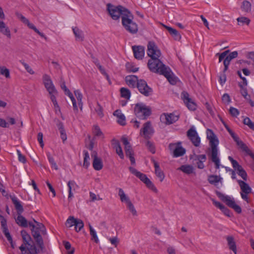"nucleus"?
<instances>
[{
	"label": "nucleus",
	"instance_id": "20",
	"mask_svg": "<svg viewBox=\"0 0 254 254\" xmlns=\"http://www.w3.org/2000/svg\"><path fill=\"white\" fill-rule=\"evenodd\" d=\"M238 53L237 51H234L230 53L224 60L223 64L224 65V71H226L228 68L229 65L230 64V62L234 59L238 57Z\"/></svg>",
	"mask_w": 254,
	"mask_h": 254
},
{
	"label": "nucleus",
	"instance_id": "2",
	"mask_svg": "<svg viewBox=\"0 0 254 254\" xmlns=\"http://www.w3.org/2000/svg\"><path fill=\"white\" fill-rule=\"evenodd\" d=\"M206 133L207 138L209 140L211 159L212 162L214 163L215 168L218 169L220 166V161L218 157V149L217 147L219 140L211 129H207Z\"/></svg>",
	"mask_w": 254,
	"mask_h": 254
},
{
	"label": "nucleus",
	"instance_id": "5",
	"mask_svg": "<svg viewBox=\"0 0 254 254\" xmlns=\"http://www.w3.org/2000/svg\"><path fill=\"white\" fill-rule=\"evenodd\" d=\"M107 6L110 15L114 20H118L121 15L122 17L124 16L125 14H127L126 11H129L121 5L115 6L111 3H108Z\"/></svg>",
	"mask_w": 254,
	"mask_h": 254
},
{
	"label": "nucleus",
	"instance_id": "22",
	"mask_svg": "<svg viewBox=\"0 0 254 254\" xmlns=\"http://www.w3.org/2000/svg\"><path fill=\"white\" fill-rule=\"evenodd\" d=\"M93 157V167L95 170H100L103 168V163L100 158H98L97 156V153L94 152L92 154Z\"/></svg>",
	"mask_w": 254,
	"mask_h": 254
},
{
	"label": "nucleus",
	"instance_id": "39",
	"mask_svg": "<svg viewBox=\"0 0 254 254\" xmlns=\"http://www.w3.org/2000/svg\"><path fill=\"white\" fill-rule=\"evenodd\" d=\"M77 219L75 218L73 216H69L66 220L65 225L67 228H70L75 225V222Z\"/></svg>",
	"mask_w": 254,
	"mask_h": 254
},
{
	"label": "nucleus",
	"instance_id": "35",
	"mask_svg": "<svg viewBox=\"0 0 254 254\" xmlns=\"http://www.w3.org/2000/svg\"><path fill=\"white\" fill-rule=\"evenodd\" d=\"M21 235L22 237L23 241L25 245H30L29 242L31 240L30 236L25 230L21 231Z\"/></svg>",
	"mask_w": 254,
	"mask_h": 254
},
{
	"label": "nucleus",
	"instance_id": "9",
	"mask_svg": "<svg viewBox=\"0 0 254 254\" xmlns=\"http://www.w3.org/2000/svg\"><path fill=\"white\" fill-rule=\"evenodd\" d=\"M43 83L45 87L49 94L57 93V91L52 80L50 76L47 74H44L42 76Z\"/></svg>",
	"mask_w": 254,
	"mask_h": 254
},
{
	"label": "nucleus",
	"instance_id": "1",
	"mask_svg": "<svg viewBox=\"0 0 254 254\" xmlns=\"http://www.w3.org/2000/svg\"><path fill=\"white\" fill-rule=\"evenodd\" d=\"M159 58L149 59L147 63L148 67L153 72L163 75L171 84H175L176 82V78L172 75V72L170 68L163 64Z\"/></svg>",
	"mask_w": 254,
	"mask_h": 254
},
{
	"label": "nucleus",
	"instance_id": "10",
	"mask_svg": "<svg viewBox=\"0 0 254 254\" xmlns=\"http://www.w3.org/2000/svg\"><path fill=\"white\" fill-rule=\"evenodd\" d=\"M136 86L140 93L145 96H149L152 92V88L149 87L146 82L143 79L138 81Z\"/></svg>",
	"mask_w": 254,
	"mask_h": 254
},
{
	"label": "nucleus",
	"instance_id": "42",
	"mask_svg": "<svg viewBox=\"0 0 254 254\" xmlns=\"http://www.w3.org/2000/svg\"><path fill=\"white\" fill-rule=\"evenodd\" d=\"M237 20L238 22V24L240 25H243L244 24L249 25L251 21L249 18L244 16L237 18Z\"/></svg>",
	"mask_w": 254,
	"mask_h": 254
},
{
	"label": "nucleus",
	"instance_id": "27",
	"mask_svg": "<svg viewBox=\"0 0 254 254\" xmlns=\"http://www.w3.org/2000/svg\"><path fill=\"white\" fill-rule=\"evenodd\" d=\"M112 145L113 146L114 148L116 149L117 154L119 155V156L121 159H124V153L119 142L116 140L113 139Z\"/></svg>",
	"mask_w": 254,
	"mask_h": 254
},
{
	"label": "nucleus",
	"instance_id": "46",
	"mask_svg": "<svg viewBox=\"0 0 254 254\" xmlns=\"http://www.w3.org/2000/svg\"><path fill=\"white\" fill-rule=\"evenodd\" d=\"M47 155L49 162L51 165V167H53L56 170H58V167L56 163L55 162L53 157L51 156V154L49 152L47 153Z\"/></svg>",
	"mask_w": 254,
	"mask_h": 254
},
{
	"label": "nucleus",
	"instance_id": "43",
	"mask_svg": "<svg viewBox=\"0 0 254 254\" xmlns=\"http://www.w3.org/2000/svg\"><path fill=\"white\" fill-rule=\"evenodd\" d=\"M241 8L244 11L249 12L251 10V4L249 1L244 0L242 3Z\"/></svg>",
	"mask_w": 254,
	"mask_h": 254
},
{
	"label": "nucleus",
	"instance_id": "31",
	"mask_svg": "<svg viewBox=\"0 0 254 254\" xmlns=\"http://www.w3.org/2000/svg\"><path fill=\"white\" fill-rule=\"evenodd\" d=\"M222 178L220 176L211 175L208 177V182L212 185L216 186L217 183L221 182Z\"/></svg>",
	"mask_w": 254,
	"mask_h": 254
},
{
	"label": "nucleus",
	"instance_id": "52",
	"mask_svg": "<svg viewBox=\"0 0 254 254\" xmlns=\"http://www.w3.org/2000/svg\"><path fill=\"white\" fill-rule=\"evenodd\" d=\"M64 244L65 249L67 251V254H73L74 249L73 248L71 249V244L68 242H64Z\"/></svg>",
	"mask_w": 254,
	"mask_h": 254
},
{
	"label": "nucleus",
	"instance_id": "13",
	"mask_svg": "<svg viewBox=\"0 0 254 254\" xmlns=\"http://www.w3.org/2000/svg\"><path fill=\"white\" fill-rule=\"evenodd\" d=\"M181 98L184 101L188 108L192 111L196 109V105L195 103L190 97L189 94L186 91H183L181 93Z\"/></svg>",
	"mask_w": 254,
	"mask_h": 254
},
{
	"label": "nucleus",
	"instance_id": "3",
	"mask_svg": "<svg viewBox=\"0 0 254 254\" xmlns=\"http://www.w3.org/2000/svg\"><path fill=\"white\" fill-rule=\"evenodd\" d=\"M122 17V23L125 29L131 34L136 33L138 31L137 24L133 21V16L130 11H127Z\"/></svg>",
	"mask_w": 254,
	"mask_h": 254
},
{
	"label": "nucleus",
	"instance_id": "24",
	"mask_svg": "<svg viewBox=\"0 0 254 254\" xmlns=\"http://www.w3.org/2000/svg\"><path fill=\"white\" fill-rule=\"evenodd\" d=\"M0 32L8 38H11V33L9 28L2 20H0Z\"/></svg>",
	"mask_w": 254,
	"mask_h": 254
},
{
	"label": "nucleus",
	"instance_id": "58",
	"mask_svg": "<svg viewBox=\"0 0 254 254\" xmlns=\"http://www.w3.org/2000/svg\"><path fill=\"white\" fill-rule=\"evenodd\" d=\"M95 111L100 118H102L103 116V109L98 102L97 106L95 108Z\"/></svg>",
	"mask_w": 254,
	"mask_h": 254
},
{
	"label": "nucleus",
	"instance_id": "4",
	"mask_svg": "<svg viewBox=\"0 0 254 254\" xmlns=\"http://www.w3.org/2000/svg\"><path fill=\"white\" fill-rule=\"evenodd\" d=\"M10 197L17 212L18 216L15 219L16 223L20 227H27L28 226V222L26 218L21 215V213L24 210L22 205L16 197L12 196Z\"/></svg>",
	"mask_w": 254,
	"mask_h": 254
},
{
	"label": "nucleus",
	"instance_id": "6",
	"mask_svg": "<svg viewBox=\"0 0 254 254\" xmlns=\"http://www.w3.org/2000/svg\"><path fill=\"white\" fill-rule=\"evenodd\" d=\"M216 193L222 201L225 202L229 207L233 209L237 213H241L242 212L241 207L236 203L234 198L228 195H225L219 191H217Z\"/></svg>",
	"mask_w": 254,
	"mask_h": 254
},
{
	"label": "nucleus",
	"instance_id": "36",
	"mask_svg": "<svg viewBox=\"0 0 254 254\" xmlns=\"http://www.w3.org/2000/svg\"><path fill=\"white\" fill-rule=\"evenodd\" d=\"M74 93L77 99L78 106L80 110H82L83 107V103L82 101V94L79 90L74 91Z\"/></svg>",
	"mask_w": 254,
	"mask_h": 254
},
{
	"label": "nucleus",
	"instance_id": "64",
	"mask_svg": "<svg viewBox=\"0 0 254 254\" xmlns=\"http://www.w3.org/2000/svg\"><path fill=\"white\" fill-rule=\"evenodd\" d=\"M222 101L224 103H229L230 102V98L228 94H224L222 97Z\"/></svg>",
	"mask_w": 254,
	"mask_h": 254
},
{
	"label": "nucleus",
	"instance_id": "51",
	"mask_svg": "<svg viewBox=\"0 0 254 254\" xmlns=\"http://www.w3.org/2000/svg\"><path fill=\"white\" fill-rule=\"evenodd\" d=\"M93 132L97 136L104 137L103 132L101 131L100 127L97 125L93 126Z\"/></svg>",
	"mask_w": 254,
	"mask_h": 254
},
{
	"label": "nucleus",
	"instance_id": "34",
	"mask_svg": "<svg viewBox=\"0 0 254 254\" xmlns=\"http://www.w3.org/2000/svg\"><path fill=\"white\" fill-rule=\"evenodd\" d=\"M67 186L68 188V199L69 200L71 199L73 196V193L71 192L72 189H75V187H77L75 182L74 181H69L67 183Z\"/></svg>",
	"mask_w": 254,
	"mask_h": 254
},
{
	"label": "nucleus",
	"instance_id": "30",
	"mask_svg": "<svg viewBox=\"0 0 254 254\" xmlns=\"http://www.w3.org/2000/svg\"><path fill=\"white\" fill-rule=\"evenodd\" d=\"M73 32L75 36L76 40L78 41H82L84 39V35L82 30L78 27L72 28Z\"/></svg>",
	"mask_w": 254,
	"mask_h": 254
},
{
	"label": "nucleus",
	"instance_id": "33",
	"mask_svg": "<svg viewBox=\"0 0 254 254\" xmlns=\"http://www.w3.org/2000/svg\"><path fill=\"white\" fill-rule=\"evenodd\" d=\"M235 141L236 142L237 145L240 147V148L244 151L246 152L247 153H249L251 156L254 158V155L252 153H250V149L248 148V147L245 144H244L243 141H241L239 139V138L238 137L237 139L235 140Z\"/></svg>",
	"mask_w": 254,
	"mask_h": 254
},
{
	"label": "nucleus",
	"instance_id": "61",
	"mask_svg": "<svg viewBox=\"0 0 254 254\" xmlns=\"http://www.w3.org/2000/svg\"><path fill=\"white\" fill-rule=\"evenodd\" d=\"M22 64L28 73L31 74H34L35 73L32 68L28 64L25 63H22Z\"/></svg>",
	"mask_w": 254,
	"mask_h": 254
},
{
	"label": "nucleus",
	"instance_id": "29",
	"mask_svg": "<svg viewBox=\"0 0 254 254\" xmlns=\"http://www.w3.org/2000/svg\"><path fill=\"white\" fill-rule=\"evenodd\" d=\"M238 182L241 188V190H242L241 192H245V193L246 194H249L251 193L252 190L250 187L248 185V184L241 180H238Z\"/></svg>",
	"mask_w": 254,
	"mask_h": 254
},
{
	"label": "nucleus",
	"instance_id": "21",
	"mask_svg": "<svg viewBox=\"0 0 254 254\" xmlns=\"http://www.w3.org/2000/svg\"><path fill=\"white\" fill-rule=\"evenodd\" d=\"M138 80V77L134 75L127 76L125 78L126 83L128 86L132 88H134L137 86Z\"/></svg>",
	"mask_w": 254,
	"mask_h": 254
},
{
	"label": "nucleus",
	"instance_id": "55",
	"mask_svg": "<svg viewBox=\"0 0 254 254\" xmlns=\"http://www.w3.org/2000/svg\"><path fill=\"white\" fill-rule=\"evenodd\" d=\"M28 246L29 247L27 248V254H33L34 253L37 252V249L34 245L30 244V245ZM21 254H25V253H22Z\"/></svg>",
	"mask_w": 254,
	"mask_h": 254
},
{
	"label": "nucleus",
	"instance_id": "23",
	"mask_svg": "<svg viewBox=\"0 0 254 254\" xmlns=\"http://www.w3.org/2000/svg\"><path fill=\"white\" fill-rule=\"evenodd\" d=\"M151 160L154 164L155 168V173L156 175L160 179V182H162L165 178V175L163 172L161 170L159 165L157 162L153 159Z\"/></svg>",
	"mask_w": 254,
	"mask_h": 254
},
{
	"label": "nucleus",
	"instance_id": "50",
	"mask_svg": "<svg viewBox=\"0 0 254 254\" xmlns=\"http://www.w3.org/2000/svg\"><path fill=\"white\" fill-rule=\"evenodd\" d=\"M89 227L90 230V234L92 237V239H94L95 242L98 243L99 242V240L95 231L93 229L92 227L90 224L89 225Z\"/></svg>",
	"mask_w": 254,
	"mask_h": 254
},
{
	"label": "nucleus",
	"instance_id": "17",
	"mask_svg": "<svg viewBox=\"0 0 254 254\" xmlns=\"http://www.w3.org/2000/svg\"><path fill=\"white\" fill-rule=\"evenodd\" d=\"M137 177L139 178L140 180L142 181L149 189L155 192H157V189L152 182L147 177L146 175L140 173Z\"/></svg>",
	"mask_w": 254,
	"mask_h": 254
},
{
	"label": "nucleus",
	"instance_id": "18",
	"mask_svg": "<svg viewBox=\"0 0 254 254\" xmlns=\"http://www.w3.org/2000/svg\"><path fill=\"white\" fill-rule=\"evenodd\" d=\"M132 49L135 58L141 60L144 55V48L141 46H133Z\"/></svg>",
	"mask_w": 254,
	"mask_h": 254
},
{
	"label": "nucleus",
	"instance_id": "45",
	"mask_svg": "<svg viewBox=\"0 0 254 254\" xmlns=\"http://www.w3.org/2000/svg\"><path fill=\"white\" fill-rule=\"evenodd\" d=\"M34 222L37 224L36 229L40 231L42 234L45 235L46 234V230L44 225L42 223L38 222L34 219Z\"/></svg>",
	"mask_w": 254,
	"mask_h": 254
},
{
	"label": "nucleus",
	"instance_id": "38",
	"mask_svg": "<svg viewBox=\"0 0 254 254\" xmlns=\"http://www.w3.org/2000/svg\"><path fill=\"white\" fill-rule=\"evenodd\" d=\"M126 207L133 217L137 216V212L131 201L127 204Z\"/></svg>",
	"mask_w": 254,
	"mask_h": 254
},
{
	"label": "nucleus",
	"instance_id": "48",
	"mask_svg": "<svg viewBox=\"0 0 254 254\" xmlns=\"http://www.w3.org/2000/svg\"><path fill=\"white\" fill-rule=\"evenodd\" d=\"M74 226L75 230L77 232L80 231L81 230V229H82L84 227V224L82 220L79 219H77L76 222H75Z\"/></svg>",
	"mask_w": 254,
	"mask_h": 254
},
{
	"label": "nucleus",
	"instance_id": "59",
	"mask_svg": "<svg viewBox=\"0 0 254 254\" xmlns=\"http://www.w3.org/2000/svg\"><path fill=\"white\" fill-rule=\"evenodd\" d=\"M146 145L152 153H153V154L155 153V147H154L153 144H152V143L148 141L146 142Z\"/></svg>",
	"mask_w": 254,
	"mask_h": 254
},
{
	"label": "nucleus",
	"instance_id": "19",
	"mask_svg": "<svg viewBox=\"0 0 254 254\" xmlns=\"http://www.w3.org/2000/svg\"><path fill=\"white\" fill-rule=\"evenodd\" d=\"M170 150H174V156L179 157L183 155L185 153V150L182 147L177 146L176 143H171L169 144Z\"/></svg>",
	"mask_w": 254,
	"mask_h": 254
},
{
	"label": "nucleus",
	"instance_id": "49",
	"mask_svg": "<svg viewBox=\"0 0 254 254\" xmlns=\"http://www.w3.org/2000/svg\"><path fill=\"white\" fill-rule=\"evenodd\" d=\"M84 157V161H83V166L86 168H87L90 164L89 160L90 157L89 154L87 151L84 150L83 151Z\"/></svg>",
	"mask_w": 254,
	"mask_h": 254
},
{
	"label": "nucleus",
	"instance_id": "54",
	"mask_svg": "<svg viewBox=\"0 0 254 254\" xmlns=\"http://www.w3.org/2000/svg\"><path fill=\"white\" fill-rule=\"evenodd\" d=\"M87 137H88V140L87 139L85 140L86 146L89 149H90V150H92L93 148V142L91 139L90 135H88Z\"/></svg>",
	"mask_w": 254,
	"mask_h": 254
},
{
	"label": "nucleus",
	"instance_id": "16",
	"mask_svg": "<svg viewBox=\"0 0 254 254\" xmlns=\"http://www.w3.org/2000/svg\"><path fill=\"white\" fill-rule=\"evenodd\" d=\"M179 119V117L173 114H163L160 117V120L162 123L165 125H170L175 123Z\"/></svg>",
	"mask_w": 254,
	"mask_h": 254
},
{
	"label": "nucleus",
	"instance_id": "37",
	"mask_svg": "<svg viewBox=\"0 0 254 254\" xmlns=\"http://www.w3.org/2000/svg\"><path fill=\"white\" fill-rule=\"evenodd\" d=\"M178 169L187 174L192 173L193 170V167L191 165H182Z\"/></svg>",
	"mask_w": 254,
	"mask_h": 254
},
{
	"label": "nucleus",
	"instance_id": "40",
	"mask_svg": "<svg viewBox=\"0 0 254 254\" xmlns=\"http://www.w3.org/2000/svg\"><path fill=\"white\" fill-rule=\"evenodd\" d=\"M120 92L122 97L127 100L130 98V92L128 89L122 87L120 89Z\"/></svg>",
	"mask_w": 254,
	"mask_h": 254
},
{
	"label": "nucleus",
	"instance_id": "56",
	"mask_svg": "<svg viewBox=\"0 0 254 254\" xmlns=\"http://www.w3.org/2000/svg\"><path fill=\"white\" fill-rule=\"evenodd\" d=\"M38 246L42 249L43 248V241L41 235H38V237L34 238Z\"/></svg>",
	"mask_w": 254,
	"mask_h": 254
},
{
	"label": "nucleus",
	"instance_id": "8",
	"mask_svg": "<svg viewBox=\"0 0 254 254\" xmlns=\"http://www.w3.org/2000/svg\"><path fill=\"white\" fill-rule=\"evenodd\" d=\"M147 54L150 59L160 58L161 56V51L153 41H149L148 43Z\"/></svg>",
	"mask_w": 254,
	"mask_h": 254
},
{
	"label": "nucleus",
	"instance_id": "32",
	"mask_svg": "<svg viewBox=\"0 0 254 254\" xmlns=\"http://www.w3.org/2000/svg\"><path fill=\"white\" fill-rule=\"evenodd\" d=\"M118 195L120 196L121 202L125 203L126 205L131 201L129 197L126 194L122 189H119Z\"/></svg>",
	"mask_w": 254,
	"mask_h": 254
},
{
	"label": "nucleus",
	"instance_id": "14",
	"mask_svg": "<svg viewBox=\"0 0 254 254\" xmlns=\"http://www.w3.org/2000/svg\"><path fill=\"white\" fill-rule=\"evenodd\" d=\"M122 141L125 146V150L126 156L129 158L131 164H134L135 161L133 157V151L130 145L129 144V142L128 141L127 138L125 137H123L122 138Z\"/></svg>",
	"mask_w": 254,
	"mask_h": 254
},
{
	"label": "nucleus",
	"instance_id": "25",
	"mask_svg": "<svg viewBox=\"0 0 254 254\" xmlns=\"http://www.w3.org/2000/svg\"><path fill=\"white\" fill-rule=\"evenodd\" d=\"M113 115L118 118L117 122L118 124L121 126H125L126 125V117L121 110H116L114 112Z\"/></svg>",
	"mask_w": 254,
	"mask_h": 254
},
{
	"label": "nucleus",
	"instance_id": "28",
	"mask_svg": "<svg viewBox=\"0 0 254 254\" xmlns=\"http://www.w3.org/2000/svg\"><path fill=\"white\" fill-rule=\"evenodd\" d=\"M196 160L197 161L196 162L198 168L202 169L204 167L203 162L206 160V156L205 154L198 155L196 156Z\"/></svg>",
	"mask_w": 254,
	"mask_h": 254
},
{
	"label": "nucleus",
	"instance_id": "11",
	"mask_svg": "<svg viewBox=\"0 0 254 254\" xmlns=\"http://www.w3.org/2000/svg\"><path fill=\"white\" fill-rule=\"evenodd\" d=\"M16 15L23 23L26 24L29 28L33 29L36 33H37L41 37L44 38L46 40H47V37L43 33L40 32L32 23H31L29 22L28 19H27L21 13L16 12Z\"/></svg>",
	"mask_w": 254,
	"mask_h": 254
},
{
	"label": "nucleus",
	"instance_id": "53",
	"mask_svg": "<svg viewBox=\"0 0 254 254\" xmlns=\"http://www.w3.org/2000/svg\"><path fill=\"white\" fill-rule=\"evenodd\" d=\"M243 123L254 130V123L252 122L249 118H245L244 119Z\"/></svg>",
	"mask_w": 254,
	"mask_h": 254
},
{
	"label": "nucleus",
	"instance_id": "44",
	"mask_svg": "<svg viewBox=\"0 0 254 254\" xmlns=\"http://www.w3.org/2000/svg\"><path fill=\"white\" fill-rule=\"evenodd\" d=\"M126 69L127 72H135L138 70V68L135 66L132 63H127L126 64Z\"/></svg>",
	"mask_w": 254,
	"mask_h": 254
},
{
	"label": "nucleus",
	"instance_id": "26",
	"mask_svg": "<svg viewBox=\"0 0 254 254\" xmlns=\"http://www.w3.org/2000/svg\"><path fill=\"white\" fill-rule=\"evenodd\" d=\"M226 239L229 249L232 251L235 254H236L237 252V247L234 237L232 236H229L226 238Z\"/></svg>",
	"mask_w": 254,
	"mask_h": 254
},
{
	"label": "nucleus",
	"instance_id": "15",
	"mask_svg": "<svg viewBox=\"0 0 254 254\" xmlns=\"http://www.w3.org/2000/svg\"><path fill=\"white\" fill-rule=\"evenodd\" d=\"M187 135L195 146H198L200 144V139L193 127H191L187 131Z\"/></svg>",
	"mask_w": 254,
	"mask_h": 254
},
{
	"label": "nucleus",
	"instance_id": "47",
	"mask_svg": "<svg viewBox=\"0 0 254 254\" xmlns=\"http://www.w3.org/2000/svg\"><path fill=\"white\" fill-rule=\"evenodd\" d=\"M3 233H4L5 236L7 238V240L11 243L12 247L13 248V246L12 245V239L11 236L10 235V233H9L8 228L7 226L4 227L2 228Z\"/></svg>",
	"mask_w": 254,
	"mask_h": 254
},
{
	"label": "nucleus",
	"instance_id": "57",
	"mask_svg": "<svg viewBox=\"0 0 254 254\" xmlns=\"http://www.w3.org/2000/svg\"><path fill=\"white\" fill-rule=\"evenodd\" d=\"M57 93H52L51 94H49L50 95V98L55 106V108H59V106L58 104V102H57L56 98L55 97V95L57 94Z\"/></svg>",
	"mask_w": 254,
	"mask_h": 254
},
{
	"label": "nucleus",
	"instance_id": "7",
	"mask_svg": "<svg viewBox=\"0 0 254 254\" xmlns=\"http://www.w3.org/2000/svg\"><path fill=\"white\" fill-rule=\"evenodd\" d=\"M134 113L138 118L146 119L151 114V110L145 105L138 103L135 106Z\"/></svg>",
	"mask_w": 254,
	"mask_h": 254
},
{
	"label": "nucleus",
	"instance_id": "63",
	"mask_svg": "<svg viewBox=\"0 0 254 254\" xmlns=\"http://www.w3.org/2000/svg\"><path fill=\"white\" fill-rule=\"evenodd\" d=\"M17 154L18 156L19 161L23 163H25L26 161L25 157L21 153V152L19 150H17Z\"/></svg>",
	"mask_w": 254,
	"mask_h": 254
},
{
	"label": "nucleus",
	"instance_id": "60",
	"mask_svg": "<svg viewBox=\"0 0 254 254\" xmlns=\"http://www.w3.org/2000/svg\"><path fill=\"white\" fill-rule=\"evenodd\" d=\"M230 113L232 116L237 117L239 114V111L236 108L231 107L229 110Z\"/></svg>",
	"mask_w": 254,
	"mask_h": 254
},
{
	"label": "nucleus",
	"instance_id": "41",
	"mask_svg": "<svg viewBox=\"0 0 254 254\" xmlns=\"http://www.w3.org/2000/svg\"><path fill=\"white\" fill-rule=\"evenodd\" d=\"M0 75L4 76L6 78H10V71L4 66H0Z\"/></svg>",
	"mask_w": 254,
	"mask_h": 254
},
{
	"label": "nucleus",
	"instance_id": "62",
	"mask_svg": "<svg viewBox=\"0 0 254 254\" xmlns=\"http://www.w3.org/2000/svg\"><path fill=\"white\" fill-rule=\"evenodd\" d=\"M43 133L42 132H39L37 135V139L42 148H43L44 145V142L43 140Z\"/></svg>",
	"mask_w": 254,
	"mask_h": 254
},
{
	"label": "nucleus",
	"instance_id": "12",
	"mask_svg": "<svg viewBox=\"0 0 254 254\" xmlns=\"http://www.w3.org/2000/svg\"><path fill=\"white\" fill-rule=\"evenodd\" d=\"M154 133L153 128L150 122H147L143 124V127L141 129L140 134L145 139H149Z\"/></svg>",
	"mask_w": 254,
	"mask_h": 254
}]
</instances>
